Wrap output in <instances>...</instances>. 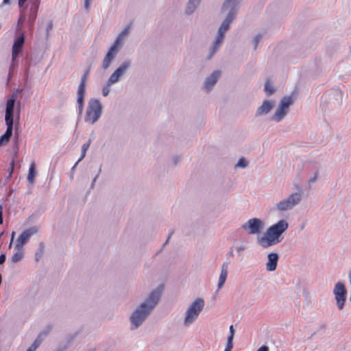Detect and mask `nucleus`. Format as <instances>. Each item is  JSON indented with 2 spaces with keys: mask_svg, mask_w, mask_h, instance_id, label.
Returning <instances> with one entry per match:
<instances>
[{
  "mask_svg": "<svg viewBox=\"0 0 351 351\" xmlns=\"http://www.w3.org/2000/svg\"><path fill=\"white\" fill-rule=\"evenodd\" d=\"M112 84H108V82L107 84L103 88L102 94L104 97H106L109 94L110 90V86Z\"/></svg>",
  "mask_w": 351,
  "mask_h": 351,
  "instance_id": "30",
  "label": "nucleus"
},
{
  "mask_svg": "<svg viewBox=\"0 0 351 351\" xmlns=\"http://www.w3.org/2000/svg\"><path fill=\"white\" fill-rule=\"evenodd\" d=\"M172 234H173V232H169V236H168V238H167V241H166V243H167V242L169 241V239L171 238V237Z\"/></svg>",
  "mask_w": 351,
  "mask_h": 351,
  "instance_id": "44",
  "label": "nucleus"
},
{
  "mask_svg": "<svg viewBox=\"0 0 351 351\" xmlns=\"http://www.w3.org/2000/svg\"><path fill=\"white\" fill-rule=\"evenodd\" d=\"M162 291L159 289L154 290L149 295L146 301L141 304L131 315L130 321L134 326V328L141 325L149 312L158 303Z\"/></svg>",
  "mask_w": 351,
  "mask_h": 351,
  "instance_id": "1",
  "label": "nucleus"
},
{
  "mask_svg": "<svg viewBox=\"0 0 351 351\" xmlns=\"http://www.w3.org/2000/svg\"><path fill=\"white\" fill-rule=\"evenodd\" d=\"M287 228V222L285 220H280L277 223L270 226L263 236L257 239V242L263 248L276 245L281 241V235Z\"/></svg>",
  "mask_w": 351,
  "mask_h": 351,
  "instance_id": "2",
  "label": "nucleus"
},
{
  "mask_svg": "<svg viewBox=\"0 0 351 351\" xmlns=\"http://www.w3.org/2000/svg\"><path fill=\"white\" fill-rule=\"evenodd\" d=\"M40 342H41V340L40 339V337H38L35 341L33 343V344L32 345V347L34 348L33 350H36V348L39 346V345L40 344Z\"/></svg>",
  "mask_w": 351,
  "mask_h": 351,
  "instance_id": "32",
  "label": "nucleus"
},
{
  "mask_svg": "<svg viewBox=\"0 0 351 351\" xmlns=\"http://www.w3.org/2000/svg\"><path fill=\"white\" fill-rule=\"evenodd\" d=\"M33 348H34L32 347V346H31L27 349V351H35L36 350H33Z\"/></svg>",
  "mask_w": 351,
  "mask_h": 351,
  "instance_id": "46",
  "label": "nucleus"
},
{
  "mask_svg": "<svg viewBox=\"0 0 351 351\" xmlns=\"http://www.w3.org/2000/svg\"><path fill=\"white\" fill-rule=\"evenodd\" d=\"M292 103L293 99L291 97H283L280 101L278 108L273 115L272 119L277 122L281 121L287 114L289 108Z\"/></svg>",
  "mask_w": 351,
  "mask_h": 351,
  "instance_id": "6",
  "label": "nucleus"
},
{
  "mask_svg": "<svg viewBox=\"0 0 351 351\" xmlns=\"http://www.w3.org/2000/svg\"><path fill=\"white\" fill-rule=\"evenodd\" d=\"M5 261V255L1 254L0 255V264H3Z\"/></svg>",
  "mask_w": 351,
  "mask_h": 351,
  "instance_id": "39",
  "label": "nucleus"
},
{
  "mask_svg": "<svg viewBox=\"0 0 351 351\" xmlns=\"http://www.w3.org/2000/svg\"><path fill=\"white\" fill-rule=\"evenodd\" d=\"M234 328H233V326H230V336L228 337V338H230L232 337V341L233 340V337H234Z\"/></svg>",
  "mask_w": 351,
  "mask_h": 351,
  "instance_id": "35",
  "label": "nucleus"
},
{
  "mask_svg": "<svg viewBox=\"0 0 351 351\" xmlns=\"http://www.w3.org/2000/svg\"><path fill=\"white\" fill-rule=\"evenodd\" d=\"M37 7H36L35 8H31V10H30V15H29V21H31V22L33 23L36 18V14H37Z\"/></svg>",
  "mask_w": 351,
  "mask_h": 351,
  "instance_id": "27",
  "label": "nucleus"
},
{
  "mask_svg": "<svg viewBox=\"0 0 351 351\" xmlns=\"http://www.w3.org/2000/svg\"><path fill=\"white\" fill-rule=\"evenodd\" d=\"M130 62L127 61L123 62L109 77L108 84H112L117 82L120 77L125 72L127 69L130 66Z\"/></svg>",
  "mask_w": 351,
  "mask_h": 351,
  "instance_id": "13",
  "label": "nucleus"
},
{
  "mask_svg": "<svg viewBox=\"0 0 351 351\" xmlns=\"http://www.w3.org/2000/svg\"><path fill=\"white\" fill-rule=\"evenodd\" d=\"M16 97V95L15 94H13L12 97L10 99H9L6 102L5 114V123H13L14 108Z\"/></svg>",
  "mask_w": 351,
  "mask_h": 351,
  "instance_id": "12",
  "label": "nucleus"
},
{
  "mask_svg": "<svg viewBox=\"0 0 351 351\" xmlns=\"http://www.w3.org/2000/svg\"><path fill=\"white\" fill-rule=\"evenodd\" d=\"M14 160H12V162H10V168L8 169V171H9V177H11L12 176V174L13 173V171H14Z\"/></svg>",
  "mask_w": 351,
  "mask_h": 351,
  "instance_id": "33",
  "label": "nucleus"
},
{
  "mask_svg": "<svg viewBox=\"0 0 351 351\" xmlns=\"http://www.w3.org/2000/svg\"><path fill=\"white\" fill-rule=\"evenodd\" d=\"M204 306V300L202 298H197L191 304V305L189 306V308L198 316L199 313L203 309Z\"/></svg>",
  "mask_w": 351,
  "mask_h": 351,
  "instance_id": "18",
  "label": "nucleus"
},
{
  "mask_svg": "<svg viewBox=\"0 0 351 351\" xmlns=\"http://www.w3.org/2000/svg\"><path fill=\"white\" fill-rule=\"evenodd\" d=\"M25 36L24 34H22L19 36L14 42L12 49V60L14 61L19 54L23 51V45L25 43Z\"/></svg>",
  "mask_w": 351,
  "mask_h": 351,
  "instance_id": "11",
  "label": "nucleus"
},
{
  "mask_svg": "<svg viewBox=\"0 0 351 351\" xmlns=\"http://www.w3.org/2000/svg\"><path fill=\"white\" fill-rule=\"evenodd\" d=\"M233 345L232 342V337L228 338V341L226 344V347L224 350V351H231L232 349Z\"/></svg>",
  "mask_w": 351,
  "mask_h": 351,
  "instance_id": "31",
  "label": "nucleus"
},
{
  "mask_svg": "<svg viewBox=\"0 0 351 351\" xmlns=\"http://www.w3.org/2000/svg\"><path fill=\"white\" fill-rule=\"evenodd\" d=\"M300 199L301 195L300 193H292L286 199L280 201L276 206L279 210H286L293 208L295 204L300 202Z\"/></svg>",
  "mask_w": 351,
  "mask_h": 351,
  "instance_id": "9",
  "label": "nucleus"
},
{
  "mask_svg": "<svg viewBox=\"0 0 351 351\" xmlns=\"http://www.w3.org/2000/svg\"><path fill=\"white\" fill-rule=\"evenodd\" d=\"M27 0H19V7H22Z\"/></svg>",
  "mask_w": 351,
  "mask_h": 351,
  "instance_id": "40",
  "label": "nucleus"
},
{
  "mask_svg": "<svg viewBox=\"0 0 351 351\" xmlns=\"http://www.w3.org/2000/svg\"><path fill=\"white\" fill-rule=\"evenodd\" d=\"M333 293L336 300L337 305L339 310H342L344 307L346 300V289L343 283L339 282L334 287Z\"/></svg>",
  "mask_w": 351,
  "mask_h": 351,
  "instance_id": "7",
  "label": "nucleus"
},
{
  "mask_svg": "<svg viewBox=\"0 0 351 351\" xmlns=\"http://www.w3.org/2000/svg\"><path fill=\"white\" fill-rule=\"evenodd\" d=\"M10 3V0H3V5L9 4Z\"/></svg>",
  "mask_w": 351,
  "mask_h": 351,
  "instance_id": "43",
  "label": "nucleus"
},
{
  "mask_svg": "<svg viewBox=\"0 0 351 351\" xmlns=\"http://www.w3.org/2000/svg\"><path fill=\"white\" fill-rule=\"evenodd\" d=\"M3 223V208L0 204V224Z\"/></svg>",
  "mask_w": 351,
  "mask_h": 351,
  "instance_id": "38",
  "label": "nucleus"
},
{
  "mask_svg": "<svg viewBox=\"0 0 351 351\" xmlns=\"http://www.w3.org/2000/svg\"><path fill=\"white\" fill-rule=\"evenodd\" d=\"M264 227L263 222L257 218H253L248 220L245 223L242 225V228L247 232L250 234H259Z\"/></svg>",
  "mask_w": 351,
  "mask_h": 351,
  "instance_id": "8",
  "label": "nucleus"
},
{
  "mask_svg": "<svg viewBox=\"0 0 351 351\" xmlns=\"http://www.w3.org/2000/svg\"><path fill=\"white\" fill-rule=\"evenodd\" d=\"M274 102L265 100L263 104L257 109L256 115H263L267 114L272 108Z\"/></svg>",
  "mask_w": 351,
  "mask_h": 351,
  "instance_id": "17",
  "label": "nucleus"
},
{
  "mask_svg": "<svg viewBox=\"0 0 351 351\" xmlns=\"http://www.w3.org/2000/svg\"><path fill=\"white\" fill-rule=\"evenodd\" d=\"M264 89H265V91L266 92L267 95H271L275 91V89L273 87L272 84H271V82H270L269 80H267V82L265 83V88Z\"/></svg>",
  "mask_w": 351,
  "mask_h": 351,
  "instance_id": "25",
  "label": "nucleus"
},
{
  "mask_svg": "<svg viewBox=\"0 0 351 351\" xmlns=\"http://www.w3.org/2000/svg\"><path fill=\"white\" fill-rule=\"evenodd\" d=\"M130 29V26L128 25L126 27L119 35L114 44L111 46L108 52L107 53L106 57L103 61V68L106 69L110 64L111 61L117 55L119 49L121 46V43L123 38L129 34Z\"/></svg>",
  "mask_w": 351,
  "mask_h": 351,
  "instance_id": "5",
  "label": "nucleus"
},
{
  "mask_svg": "<svg viewBox=\"0 0 351 351\" xmlns=\"http://www.w3.org/2000/svg\"><path fill=\"white\" fill-rule=\"evenodd\" d=\"M195 0H190L189 1V5H188V7L186 8V12L188 14H190L191 12H193V8L195 7ZM197 3H198L199 0H196Z\"/></svg>",
  "mask_w": 351,
  "mask_h": 351,
  "instance_id": "28",
  "label": "nucleus"
},
{
  "mask_svg": "<svg viewBox=\"0 0 351 351\" xmlns=\"http://www.w3.org/2000/svg\"><path fill=\"white\" fill-rule=\"evenodd\" d=\"M90 145V140H88V142L83 144V145L82 147L81 156L80 157L78 160L75 162V164L73 167V168H72L73 169H75L76 167V166L77 165V164L79 163V162L81 161L85 157Z\"/></svg>",
  "mask_w": 351,
  "mask_h": 351,
  "instance_id": "22",
  "label": "nucleus"
},
{
  "mask_svg": "<svg viewBox=\"0 0 351 351\" xmlns=\"http://www.w3.org/2000/svg\"><path fill=\"white\" fill-rule=\"evenodd\" d=\"M86 89H77V102L78 105L79 114H81L84 110V101Z\"/></svg>",
  "mask_w": 351,
  "mask_h": 351,
  "instance_id": "20",
  "label": "nucleus"
},
{
  "mask_svg": "<svg viewBox=\"0 0 351 351\" xmlns=\"http://www.w3.org/2000/svg\"><path fill=\"white\" fill-rule=\"evenodd\" d=\"M90 70L87 69L81 77V81L79 84L78 88L86 89V83L87 77L89 75Z\"/></svg>",
  "mask_w": 351,
  "mask_h": 351,
  "instance_id": "24",
  "label": "nucleus"
},
{
  "mask_svg": "<svg viewBox=\"0 0 351 351\" xmlns=\"http://www.w3.org/2000/svg\"><path fill=\"white\" fill-rule=\"evenodd\" d=\"M91 1L92 0H85L84 5H85L86 10H88L89 6H90V3Z\"/></svg>",
  "mask_w": 351,
  "mask_h": 351,
  "instance_id": "37",
  "label": "nucleus"
},
{
  "mask_svg": "<svg viewBox=\"0 0 351 351\" xmlns=\"http://www.w3.org/2000/svg\"><path fill=\"white\" fill-rule=\"evenodd\" d=\"M102 106L101 102L97 99H90L88 103V107L85 115V121L95 123L101 117Z\"/></svg>",
  "mask_w": 351,
  "mask_h": 351,
  "instance_id": "4",
  "label": "nucleus"
},
{
  "mask_svg": "<svg viewBox=\"0 0 351 351\" xmlns=\"http://www.w3.org/2000/svg\"><path fill=\"white\" fill-rule=\"evenodd\" d=\"M278 255L276 253H270L267 256V263L266 268L267 271H272L276 269L278 261Z\"/></svg>",
  "mask_w": 351,
  "mask_h": 351,
  "instance_id": "14",
  "label": "nucleus"
},
{
  "mask_svg": "<svg viewBox=\"0 0 351 351\" xmlns=\"http://www.w3.org/2000/svg\"><path fill=\"white\" fill-rule=\"evenodd\" d=\"M257 351H269V348L267 346H261Z\"/></svg>",
  "mask_w": 351,
  "mask_h": 351,
  "instance_id": "36",
  "label": "nucleus"
},
{
  "mask_svg": "<svg viewBox=\"0 0 351 351\" xmlns=\"http://www.w3.org/2000/svg\"><path fill=\"white\" fill-rule=\"evenodd\" d=\"M247 161L245 158H241L238 161L237 167L244 168V167H247Z\"/></svg>",
  "mask_w": 351,
  "mask_h": 351,
  "instance_id": "29",
  "label": "nucleus"
},
{
  "mask_svg": "<svg viewBox=\"0 0 351 351\" xmlns=\"http://www.w3.org/2000/svg\"><path fill=\"white\" fill-rule=\"evenodd\" d=\"M38 228L36 227H32L24 230L18 237L16 243V247L21 250L23 246L29 240L30 237L36 234Z\"/></svg>",
  "mask_w": 351,
  "mask_h": 351,
  "instance_id": "10",
  "label": "nucleus"
},
{
  "mask_svg": "<svg viewBox=\"0 0 351 351\" xmlns=\"http://www.w3.org/2000/svg\"><path fill=\"white\" fill-rule=\"evenodd\" d=\"M23 256V252L19 250L18 252H16L12 257V261L13 263H17L20 261Z\"/></svg>",
  "mask_w": 351,
  "mask_h": 351,
  "instance_id": "26",
  "label": "nucleus"
},
{
  "mask_svg": "<svg viewBox=\"0 0 351 351\" xmlns=\"http://www.w3.org/2000/svg\"><path fill=\"white\" fill-rule=\"evenodd\" d=\"M317 177H318V173H317V172H316V173H315L314 176H313V178H311L309 180L308 182H309V183H313V182H314L317 179Z\"/></svg>",
  "mask_w": 351,
  "mask_h": 351,
  "instance_id": "34",
  "label": "nucleus"
},
{
  "mask_svg": "<svg viewBox=\"0 0 351 351\" xmlns=\"http://www.w3.org/2000/svg\"><path fill=\"white\" fill-rule=\"evenodd\" d=\"M7 125V130L0 137V146L7 143L12 134L13 123H5Z\"/></svg>",
  "mask_w": 351,
  "mask_h": 351,
  "instance_id": "16",
  "label": "nucleus"
},
{
  "mask_svg": "<svg viewBox=\"0 0 351 351\" xmlns=\"http://www.w3.org/2000/svg\"><path fill=\"white\" fill-rule=\"evenodd\" d=\"M236 1L237 0H226L223 5V10L231 8V11L229 12L226 19L219 29L218 34L213 47V53L217 50L218 46L221 45L223 40L226 32L229 29L230 24L235 17L236 10H234V7L237 5Z\"/></svg>",
  "mask_w": 351,
  "mask_h": 351,
  "instance_id": "3",
  "label": "nucleus"
},
{
  "mask_svg": "<svg viewBox=\"0 0 351 351\" xmlns=\"http://www.w3.org/2000/svg\"><path fill=\"white\" fill-rule=\"evenodd\" d=\"M219 75L220 72L218 71H215L211 74L210 76L206 78L204 86L208 90H210L212 88V87L215 84Z\"/></svg>",
  "mask_w": 351,
  "mask_h": 351,
  "instance_id": "15",
  "label": "nucleus"
},
{
  "mask_svg": "<svg viewBox=\"0 0 351 351\" xmlns=\"http://www.w3.org/2000/svg\"><path fill=\"white\" fill-rule=\"evenodd\" d=\"M228 263H224L221 266V274L219 278V282H218V289H221L227 278L228 276Z\"/></svg>",
  "mask_w": 351,
  "mask_h": 351,
  "instance_id": "19",
  "label": "nucleus"
},
{
  "mask_svg": "<svg viewBox=\"0 0 351 351\" xmlns=\"http://www.w3.org/2000/svg\"><path fill=\"white\" fill-rule=\"evenodd\" d=\"M197 317L198 316L189 308L186 313V317L184 319L185 325L188 326L191 324L197 318Z\"/></svg>",
  "mask_w": 351,
  "mask_h": 351,
  "instance_id": "21",
  "label": "nucleus"
},
{
  "mask_svg": "<svg viewBox=\"0 0 351 351\" xmlns=\"http://www.w3.org/2000/svg\"><path fill=\"white\" fill-rule=\"evenodd\" d=\"M14 235H15V232H12V237H11V241H10V245H9V247H11V245H12V241H13V240H14Z\"/></svg>",
  "mask_w": 351,
  "mask_h": 351,
  "instance_id": "41",
  "label": "nucleus"
},
{
  "mask_svg": "<svg viewBox=\"0 0 351 351\" xmlns=\"http://www.w3.org/2000/svg\"><path fill=\"white\" fill-rule=\"evenodd\" d=\"M23 21H24V19H23V17L21 16L20 19H19V22L22 23Z\"/></svg>",
  "mask_w": 351,
  "mask_h": 351,
  "instance_id": "47",
  "label": "nucleus"
},
{
  "mask_svg": "<svg viewBox=\"0 0 351 351\" xmlns=\"http://www.w3.org/2000/svg\"><path fill=\"white\" fill-rule=\"evenodd\" d=\"M259 38H260V36H256V38H255V48L257 47V45H258V40H259Z\"/></svg>",
  "mask_w": 351,
  "mask_h": 351,
  "instance_id": "42",
  "label": "nucleus"
},
{
  "mask_svg": "<svg viewBox=\"0 0 351 351\" xmlns=\"http://www.w3.org/2000/svg\"><path fill=\"white\" fill-rule=\"evenodd\" d=\"M35 165L32 162L29 167V173L27 176V180L29 182L32 183L35 177Z\"/></svg>",
  "mask_w": 351,
  "mask_h": 351,
  "instance_id": "23",
  "label": "nucleus"
},
{
  "mask_svg": "<svg viewBox=\"0 0 351 351\" xmlns=\"http://www.w3.org/2000/svg\"><path fill=\"white\" fill-rule=\"evenodd\" d=\"M52 28V22H50L48 25L47 29H51Z\"/></svg>",
  "mask_w": 351,
  "mask_h": 351,
  "instance_id": "45",
  "label": "nucleus"
}]
</instances>
